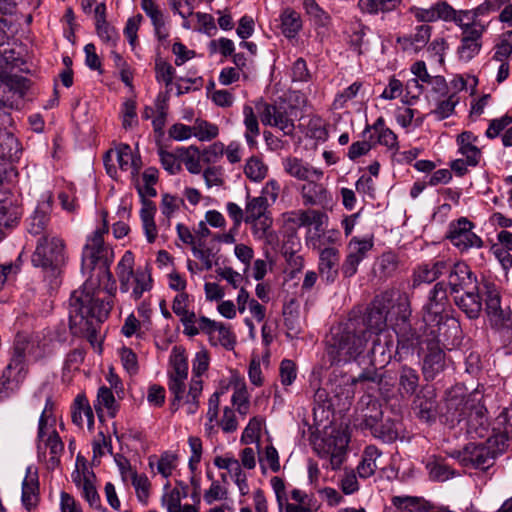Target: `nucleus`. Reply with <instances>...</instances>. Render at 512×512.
Instances as JSON below:
<instances>
[{
  "label": "nucleus",
  "instance_id": "obj_1",
  "mask_svg": "<svg viewBox=\"0 0 512 512\" xmlns=\"http://www.w3.org/2000/svg\"><path fill=\"white\" fill-rule=\"evenodd\" d=\"M69 326L75 336L87 338L94 345L97 334L112 309V295L107 300L100 299L87 284L83 289L72 292L70 297Z\"/></svg>",
  "mask_w": 512,
  "mask_h": 512
},
{
  "label": "nucleus",
  "instance_id": "obj_2",
  "mask_svg": "<svg viewBox=\"0 0 512 512\" xmlns=\"http://www.w3.org/2000/svg\"><path fill=\"white\" fill-rule=\"evenodd\" d=\"M368 339L358 319H349L333 328L327 350L332 358V364L357 360L363 353Z\"/></svg>",
  "mask_w": 512,
  "mask_h": 512
},
{
  "label": "nucleus",
  "instance_id": "obj_3",
  "mask_svg": "<svg viewBox=\"0 0 512 512\" xmlns=\"http://www.w3.org/2000/svg\"><path fill=\"white\" fill-rule=\"evenodd\" d=\"M102 227L97 228L88 238L82 253V269L90 271L97 270L99 282L106 279L108 282L112 280L110 265L113 262L114 253L111 247L105 244L103 236L108 233L109 226L107 222V212L102 213Z\"/></svg>",
  "mask_w": 512,
  "mask_h": 512
},
{
  "label": "nucleus",
  "instance_id": "obj_4",
  "mask_svg": "<svg viewBox=\"0 0 512 512\" xmlns=\"http://www.w3.org/2000/svg\"><path fill=\"white\" fill-rule=\"evenodd\" d=\"M507 437L498 434L489 437L484 443H468L465 447L455 452L454 457L464 467L488 470L493 466L498 455L505 451Z\"/></svg>",
  "mask_w": 512,
  "mask_h": 512
},
{
  "label": "nucleus",
  "instance_id": "obj_5",
  "mask_svg": "<svg viewBox=\"0 0 512 512\" xmlns=\"http://www.w3.org/2000/svg\"><path fill=\"white\" fill-rule=\"evenodd\" d=\"M44 355V346L41 345L39 335L27 334L19 332L16 334L9 369L14 368L16 371V381L23 382L27 373V362L29 360L37 361Z\"/></svg>",
  "mask_w": 512,
  "mask_h": 512
},
{
  "label": "nucleus",
  "instance_id": "obj_6",
  "mask_svg": "<svg viewBox=\"0 0 512 512\" xmlns=\"http://www.w3.org/2000/svg\"><path fill=\"white\" fill-rule=\"evenodd\" d=\"M64 262V243L60 238L52 234H44L37 239L36 249L32 255L34 266L56 274Z\"/></svg>",
  "mask_w": 512,
  "mask_h": 512
},
{
  "label": "nucleus",
  "instance_id": "obj_7",
  "mask_svg": "<svg viewBox=\"0 0 512 512\" xmlns=\"http://www.w3.org/2000/svg\"><path fill=\"white\" fill-rule=\"evenodd\" d=\"M415 17L421 22H434L439 19L444 21H452L462 28L478 27L481 25L477 22L473 10H461L457 12L451 5L445 1H438L430 8H417L414 11Z\"/></svg>",
  "mask_w": 512,
  "mask_h": 512
},
{
  "label": "nucleus",
  "instance_id": "obj_8",
  "mask_svg": "<svg viewBox=\"0 0 512 512\" xmlns=\"http://www.w3.org/2000/svg\"><path fill=\"white\" fill-rule=\"evenodd\" d=\"M449 304L445 282H437L430 290L426 304L423 306V323L432 329L440 327L448 320L445 314Z\"/></svg>",
  "mask_w": 512,
  "mask_h": 512
},
{
  "label": "nucleus",
  "instance_id": "obj_9",
  "mask_svg": "<svg viewBox=\"0 0 512 512\" xmlns=\"http://www.w3.org/2000/svg\"><path fill=\"white\" fill-rule=\"evenodd\" d=\"M388 311L389 301L384 297H376L368 306L362 320L358 319L368 338L380 332H390L386 329Z\"/></svg>",
  "mask_w": 512,
  "mask_h": 512
},
{
  "label": "nucleus",
  "instance_id": "obj_10",
  "mask_svg": "<svg viewBox=\"0 0 512 512\" xmlns=\"http://www.w3.org/2000/svg\"><path fill=\"white\" fill-rule=\"evenodd\" d=\"M473 227L474 224L467 218H460L450 224L448 239L461 252L470 248H481L483 241L472 231Z\"/></svg>",
  "mask_w": 512,
  "mask_h": 512
},
{
  "label": "nucleus",
  "instance_id": "obj_11",
  "mask_svg": "<svg viewBox=\"0 0 512 512\" xmlns=\"http://www.w3.org/2000/svg\"><path fill=\"white\" fill-rule=\"evenodd\" d=\"M371 364L384 368L394 357L398 361L402 359V354H396L395 343L391 332H380L374 335L372 348L369 352Z\"/></svg>",
  "mask_w": 512,
  "mask_h": 512
},
{
  "label": "nucleus",
  "instance_id": "obj_12",
  "mask_svg": "<svg viewBox=\"0 0 512 512\" xmlns=\"http://www.w3.org/2000/svg\"><path fill=\"white\" fill-rule=\"evenodd\" d=\"M436 332L435 329L431 330L430 334L432 338L427 343V353L423 358L422 373L427 381L435 379L446 366L445 352L436 339Z\"/></svg>",
  "mask_w": 512,
  "mask_h": 512
},
{
  "label": "nucleus",
  "instance_id": "obj_13",
  "mask_svg": "<svg viewBox=\"0 0 512 512\" xmlns=\"http://www.w3.org/2000/svg\"><path fill=\"white\" fill-rule=\"evenodd\" d=\"M172 370L168 373V388L171 394H178L180 386H185L188 377V362L185 349L182 346H174L170 356Z\"/></svg>",
  "mask_w": 512,
  "mask_h": 512
},
{
  "label": "nucleus",
  "instance_id": "obj_14",
  "mask_svg": "<svg viewBox=\"0 0 512 512\" xmlns=\"http://www.w3.org/2000/svg\"><path fill=\"white\" fill-rule=\"evenodd\" d=\"M423 324H412L409 322H395V333L397 336L396 354L407 353L414 350L422 343L421 330Z\"/></svg>",
  "mask_w": 512,
  "mask_h": 512
},
{
  "label": "nucleus",
  "instance_id": "obj_15",
  "mask_svg": "<svg viewBox=\"0 0 512 512\" xmlns=\"http://www.w3.org/2000/svg\"><path fill=\"white\" fill-rule=\"evenodd\" d=\"M447 285L451 294H458L460 291L469 289H478L476 275L464 262H457L449 267Z\"/></svg>",
  "mask_w": 512,
  "mask_h": 512
},
{
  "label": "nucleus",
  "instance_id": "obj_16",
  "mask_svg": "<svg viewBox=\"0 0 512 512\" xmlns=\"http://www.w3.org/2000/svg\"><path fill=\"white\" fill-rule=\"evenodd\" d=\"M372 247L373 243L370 240H360L355 237L350 240L348 254L341 266V272L345 278H350L356 274L358 265Z\"/></svg>",
  "mask_w": 512,
  "mask_h": 512
},
{
  "label": "nucleus",
  "instance_id": "obj_17",
  "mask_svg": "<svg viewBox=\"0 0 512 512\" xmlns=\"http://www.w3.org/2000/svg\"><path fill=\"white\" fill-rule=\"evenodd\" d=\"M436 390L433 386H424L413 400V410L420 420L430 422L437 415Z\"/></svg>",
  "mask_w": 512,
  "mask_h": 512
},
{
  "label": "nucleus",
  "instance_id": "obj_18",
  "mask_svg": "<svg viewBox=\"0 0 512 512\" xmlns=\"http://www.w3.org/2000/svg\"><path fill=\"white\" fill-rule=\"evenodd\" d=\"M485 30L483 25L478 27H466L462 32L461 44L457 49V54L460 60L469 62L472 60L481 49V38Z\"/></svg>",
  "mask_w": 512,
  "mask_h": 512
},
{
  "label": "nucleus",
  "instance_id": "obj_19",
  "mask_svg": "<svg viewBox=\"0 0 512 512\" xmlns=\"http://www.w3.org/2000/svg\"><path fill=\"white\" fill-rule=\"evenodd\" d=\"M318 271L321 280L327 284L334 283L339 274V250L335 247L319 249Z\"/></svg>",
  "mask_w": 512,
  "mask_h": 512
},
{
  "label": "nucleus",
  "instance_id": "obj_20",
  "mask_svg": "<svg viewBox=\"0 0 512 512\" xmlns=\"http://www.w3.org/2000/svg\"><path fill=\"white\" fill-rule=\"evenodd\" d=\"M282 167L286 174L299 181H308L311 177L319 180L323 176L322 170L310 166L309 163L295 156L283 158Z\"/></svg>",
  "mask_w": 512,
  "mask_h": 512
},
{
  "label": "nucleus",
  "instance_id": "obj_21",
  "mask_svg": "<svg viewBox=\"0 0 512 512\" xmlns=\"http://www.w3.org/2000/svg\"><path fill=\"white\" fill-rule=\"evenodd\" d=\"M446 417L452 423L467 420L469 409L473 407V398L449 393L445 400Z\"/></svg>",
  "mask_w": 512,
  "mask_h": 512
},
{
  "label": "nucleus",
  "instance_id": "obj_22",
  "mask_svg": "<svg viewBox=\"0 0 512 512\" xmlns=\"http://www.w3.org/2000/svg\"><path fill=\"white\" fill-rule=\"evenodd\" d=\"M301 196L305 205L326 208L331 203V194L324 185L308 180L301 187Z\"/></svg>",
  "mask_w": 512,
  "mask_h": 512
},
{
  "label": "nucleus",
  "instance_id": "obj_23",
  "mask_svg": "<svg viewBox=\"0 0 512 512\" xmlns=\"http://www.w3.org/2000/svg\"><path fill=\"white\" fill-rule=\"evenodd\" d=\"M454 303L471 320L478 319L481 315L482 297L479 288L466 290L462 295H455Z\"/></svg>",
  "mask_w": 512,
  "mask_h": 512
},
{
  "label": "nucleus",
  "instance_id": "obj_24",
  "mask_svg": "<svg viewBox=\"0 0 512 512\" xmlns=\"http://www.w3.org/2000/svg\"><path fill=\"white\" fill-rule=\"evenodd\" d=\"M481 293L485 297V310L488 316L497 318L502 323L509 320L501 308V296L498 287L490 282L485 281Z\"/></svg>",
  "mask_w": 512,
  "mask_h": 512
},
{
  "label": "nucleus",
  "instance_id": "obj_25",
  "mask_svg": "<svg viewBox=\"0 0 512 512\" xmlns=\"http://www.w3.org/2000/svg\"><path fill=\"white\" fill-rule=\"evenodd\" d=\"M477 136L470 131H464L457 136V144L459 146V153L468 159V163L471 167L478 165L481 151L475 145Z\"/></svg>",
  "mask_w": 512,
  "mask_h": 512
},
{
  "label": "nucleus",
  "instance_id": "obj_26",
  "mask_svg": "<svg viewBox=\"0 0 512 512\" xmlns=\"http://www.w3.org/2000/svg\"><path fill=\"white\" fill-rule=\"evenodd\" d=\"M391 502L395 508L406 512H429L433 508L429 501L418 496H393Z\"/></svg>",
  "mask_w": 512,
  "mask_h": 512
},
{
  "label": "nucleus",
  "instance_id": "obj_27",
  "mask_svg": "<svg viewBox=\"0 0 512 512\" xmlns=\"http://www.w3.org/2000/svg\"><path fill=\"white\" fill-rule=\"evenodd\" d=\"M402 0H359L358 7L364 14L378 15L385 14L398 9Z\"/></svg>",
  "mask_w": 512,
  "mask_h": 512
},
{
  "label": "nucleus",
  "instance_id": "obj_28",
  "mask_svg": "<svg viewBox=\"0 0 512 512\" xmlns=\"http://www.w3.org/2000/svg\"><path fill=\"white\" fill-rule=\"evenodd\" d=\"M39 483L37 474H31V467L27 468L26 477L22 483V503L26 509L30 510L37 505L38 502Z\"/></svg>",
  "mask_w": 512,
  "mask_h": 512
},
{
  "label": "nucleus",
  "instance_id": "obj_29",
  "mask_svg": "<svg viewBox=\"0 0 512 512\" xmlns=\"http://www.w3.org/2000/svg\"><path fill=\"white\" fill-rule=\"evenodd\" d=\"M381 454L382 452L374 445L365 448L362 461L357 466V472L361 478H369L375 473L378 467L377 459Z\"/></svg>",
  "mask_w": 512,
  "mask_h": 512
},
{
  "label": "nucleus",
  "instance_id": "obj_30",
  "mask_svg": "<svg viewBox=\"0 0 512 512\" xmlns=\"http://www.w3.org/2000/svg\"><path fill=\"white\" fill-rule=\"evenodd\" d=\"M419 379V374L415 369L407 365L401 366L399 370V391L403 395H414L419 386Z\"/></svg>",
  "mask_w": 512,
  "mask_h": 512
},
{
  "label": "nucleus",
  "instance_id": "obj_31",
  "mask_svg": "<svg viewBox=\"0 0 512 512\" xmlns=\"http://www.w3.org/2000/svg\"><path fill=\"white\" fill-rule=\"evenodd\" d=\"M270 212L268 211V200L265 196H258L247 198V203L245 207V219L244 222L248 223L259 218L269 216Z\"/></svg>",
  "mask_w": 512,
  "mask_h": 512
},
{
  "label": "nucleus",
  "instance_id": "obj_32",
  "mask_svg": "<svg viewBox=\"0 0 512 512\" xmlns=\"http://www.w3.org/2000/svg\"><path fill=\"white\" fill-rule=\"evenodd\" d=\"M84 418H86L89 426L93 424L94 415L87 398L84 395H77L73 404L72 421L77 426L82 427Z\"/></svg>",
  "mask_w": 512,
  "mask_h": 512
},
{
  "label": "nucleus",
  "instance_id": "obj_33",
  "mask_svg": "<svg viewBox=\"0 0 512 512\" xmlns=\"http://www.w3.org/2000/svg\"><path fill=\"white\" fill-rule=\"evenodd\" d=\"M134 256L132 252L126 251L118 263L117 274L120 281V289L122 292H128L130 288V281L135 275L134 269Z\"/></svg>",
  "mask_w": 512,
  "mask_h": 512
},
{
  "label": "nucleus",
  "instance_id": "obj_34",
  "mask_svg": "<svg viewBox=\"0 0 512 512\" xmlns=\"http://www.w3.org/2000/svg\"><path fill=\"white\" fill-rule=\"evenodd\" d=\"M281 30L287 38H294L302 29V20L298 12L291 8L283 10L280 16Z\"/></svg>",
  "mask_w": 512,
  "mask_h": 512
},
{
  "label": "nucleus",
  "instance_id": "obj_35",
  "mask_svg": "<svg viewBox=\"0 0 512 512\" xmlns=\"http://www.w3.org/2000/svg\"><path fill=\"white\" fill-rule=\"evenodd\" d=\"M244 125L246 128L245 139L250 147L255 146L256 138L260 134L258 119L251 106L245 105L243 107Z\"/></svg>",
  "mask_w": 512,
  "mask_h": 512
},
{
  "label": "nucleus",
  "instance_id": "obj_36",
  "mask_svg": "<svg viewBox=\"0 0 512 512\" xmlns=\"http://www.w3.org/2000/svg\"><path fill=\"white\" fill-rule=\"evenodd\" d=\"M303 8L316 26L328 27L331 24V16L319 6L316 0H303Z\"/></svg>",
  "mask_w": 512,
  "mask_h": 512
},
{
  "label": "nucleus",
  "instance_id": "obj_37",
  "mask_svg": "<svg viewBox=\"0 0 512 512\" xmlns=\"http://www.w3.org/2000/svg\"><path fill=\"white\" fill-rule=\"evenodd\" d=\"M203 390V381L201 379L192 378L189 385L188 392L184 393V403L186 405V412L193 415L199 408V397Z\"/></svg>",
  "mask_w": 512,
  "mask_h": 512
},
{
  "label": "nucleus",
  "instance_id": "obj_38",
  "mask_svg": "<svg viewBox=\"0 0 512 512\" xmlns=\"http://www.w3.org/2000/svg\"><path fill=\"white\" fill-rule=\"evenodd\" d=\"M399 423L387 419L385 422L379 423L371 430L374 437L382 440L385 443L394 442L399 436Z\"/></svg>",
  "mask_w": 512,
  "mask_h": 512
},
{
  "label": "nucleus",
  "instance_id": "obj_39",
  "mask_svg": "<svg viewBox=\"0 0 512 512\" xmlns=\"http://www.w3.org/2000/svg\"><path fill=\"white\" fill-rule=\"evenodd\" d=\"M131 280L134 284L131 297L134 300L140 299L144 292L149 291L152 288V278L147 268H138Z\"/></svg>",
  "mask_w": 512,
  "mask_h": 512
},
{
  "label": "nucleus",
  "instance_id": "obj_40",
  "mask_svg": "<svg viewBox=\"0 0 512 512\" xmlns=\"http://www.w3.org/2000/svg\"><path fill=\"white\" fill-rule=\"evenodd\" d=\"M19 151V142L14 135L0 132V160H13Z\"/></svg>",
  "mask_w": 512,
  "mask_h": 512
},
{
  "label": "nucleus",
  "instance_id": "obj_41",
  "mask_svg": "<svg viewBox=\"0 0 512 512\" xmlns=\"http://www.w3.org/2000/svg\"><path fill=\"white\" fill-rule=\"evenodd\" d=\"M21 382L16 381V371L14 368L9 369V364L3 370L0 377V402L9 398Z\"/></svg>",
  "mask_w": 512,
  "mask_h": 512
},
{
  "label": "nucleus",
  "instance_id": "obj_42",
  "mask_svg": "<svg viewBox=\"0 0 512 512\" xmlns=\"http://www.w3.org/2000/svg\"><path fill=\"white\" fill-rule=\"evenodd\" d=\"M328 220V216L318 210H312L311 215V226H314V233L310 237L313 248L320 249L324 246V242L321 240V233L325 231V224Z\"/></svg>",
  "mask_w": 512,
  "mask_h": 512
},
{
  "label": "nucleus",
  "instance_id": "obj_43",
  "mask_svg": "<svg viewBox=\"0 0 512 512\" xmlns=\"http://www.w3.org/2000/svg\"><path fill=\"white\" fill-rule=\"evenodd\" d=\"M426 468L429 471L430 479L433 481L444 482L455 476V471L453 469L444 462L436 459L429 461Z\"/></svg>",
  "mask_w": 512,
  "mask_h": 512
},
{
  "label": "nucleus",
  "instance_id": "obj_44",
  "mask_svg": "<svg viewBox=\"0 0 512 512\" xmlns=\"http://www.w3.org/2000/svg\"><path fill=\"white\" fill-rule=\"evenodd\" d=\"M193 135L200 141H210L218 136L219 129L217 125L206 120L197 118L192 125Z\"/></svg>",
  "mask_w": 512,
  "mask_h": 512
},
{
  "label": "nucleus",
  "instance_id": "obj_45",
  "mask_svg": "<svg viewBox=\"0 0 512 512\" xmlns=\"http://www.w3.org/2000/svg\"><path fill=\"white\" fill-rule=\"evenodd\" d=\"M383 412L380 405L375 400H370L366 409L362 413V424L370 431L379 424L382 419Z\"/></svg>",
  "mask_w": 512,
  "mask_h": 512
},
{
  "label": "nucleus",
  "instance_id": "obj_46",
  "mask_svg": "<svg viewBox=\"0 0 512 512\" xmlns=\"http://www.w3.org/2000/svg\"><path fill=\"white\" fill-rule=\"evenodd\" d=\"M49 220L50 217L46 212L37 209L34 212V214L30 217V222L28 226L29 233L39 237H41L44 234H50L47 231Z\"/></svg>",
  "mask_w": 512,
  "mask_h": 512
},
{
  "label": "nucleus",
  "instance_id": "obj_47",
  "mask_svg": "<svg viewBox=\"0 0 512 512\" xmlns=\"http://www.w3.org/2000/svg\"><path fill=\"white\" fill-rule=\"evenodd\" d=\"M267 171V166L257 157H251L244 168L245 175L254 182L262 181Z\"/></svg>",
  "mask_w": 512,
  "mask_h": 512
},
{
  "label": "nucleus",
  "instance_id": "obj_48",
  "mask_svg": "<svg viewBox=\"0 0 512 512\" xmlns=\"http://www.w3.org/2000/svg\"><path fill=\"white\" fill-rule=\"evenodd\" d=\"M378 367L379 366H374L371 364L370 361L369 367L363 369V371L358 376L350 377L347 382H349L351 385L364 384L366 382L380 384L383 380V376L378 372Z\"/></svg>",
  "mask_w": 512,
  "mask_h": 512
},
{
  "label": "nucleus",
  "instance_id": "obj_49",
  "mask_svg": "<svg viewBox=\"0 0 512 512\" xmlns=\"http://www.w3.org/2000/svg\"><path fill=\"white\" fill-rule=\"evenodd\" d=\"M181 154L184 156L183 162L187 170L192 174H198L201 171V165L199 161L200 150L198 147L192 145L189 148L179 149Z\"/></svg>",
  "mask_w": 512,
  "mask_h": 512
},
{
  "label": "nucleus",
  "instance_id": "obj_50",
  "mask_svg": "<svg viewBox=\"0 0 512 512\" xmlns=\"http://www.w3.org/2000/svg\"><path fill=\"white\" fill-rule=\"evenodd\" d=\"M273 219L271 215L248 222L251 225L252 234L256 239H266L271 234Z\"/></svg>",
  "mask_w": 512,
  "mask_h": 512
},
{
  "label": "nucleus",
  "instance_id": "obj_51",
  "mask_svg": "<svg viewBox=\"0 0 512 512\" xmlns=\"http://www.w3.org/2000/svg\"><path fill=\"white\" fill-rule=\"evenodd\" d=\"M155 73L157 81H162L166 86H169L173 81L175 69L171 64L158 57L155 60Z\"/></svg>",
  "mask_w": 512,
  "mask_h": 512
},
{
  "label": "nucleus",
  "instance_id": "obj_52",
  "mask_svg": "<svg viewBox=\"0 0 512 512\" xmlns=\"http://www.w3.org/2000/svg\"><path fill=\"white\" fill-rule=\"evenodd\" d=\"M3 84L12 92L24 96L29 89V80L19 75H7L3 78Z\"/></svg>",
  "mask_w": 512,
  "mask_h": 512
},
{
  "label": "nucleus",
  "instance_id": "obj_53",
  "mask_svg": "<svg viewBox=\"0 0 512 512\" xmlns=\"http://www.w3.org/2000/svg\"><path fill=\"white\" fill-rule=\"evenodd\" d=\"M82 495L89 505L95 509L101 507L100 496L89 477L84 476L82 480Z\"/></svg>",
  "mask_w": 512,
  "mask_h": 512
},
{
  "label": "nucleus",
  "instance_id": "obj_54",
  "mask_svg": "<svg viewBox=\"0 0 512 512\" xmlns=\"http://www.w3.org/2000/svg\"><path fill=\"white\" fill-rule=\"evenodd\" d=\"M459 102V98L456 93L451 94L447 99L442 100L438 103L435 110L432 111L438 119H445L451 116L454 112L455 106Z\"/></svg>",
  "mask_w": 512,
  "mask_h": 512
},
{
  "label": "nucleus",
  "instance_id": "obj_55",
  "mask_svg": "<svg viewBox=\"0 0 512 512\" xmlns=\"http://www.w3.org/2000/svg\"><path fill=\"white\" fill-rule=\"evenodd\" d=\"M97 402L109 411L111 417L115 416L117 410L116 400L110 388L105 386L99 388Z\"/></svg>",
  "mask_w": 512,
  "mask_h": 512
},
{
  "label": "nucleus",
  "instance_id": "obj_56",
  "mask_svg": "<svg viewBox=\"0 0 512 512\" xmlns=\"http://www.w3.org/2000/svg\"><path fill=\"white\" fill-rule=\"evenodd\" d=\"M132 485L136 490L140 502L146 503L149 496L150 482L145 475H138L136 472L132 475Z\"/></svg>",
  "mask_w": 512,
  "mask_h": 512
},
{
  "label": "nucleus",
  "instance_id": "obj_57",
  "mask_svg": "<svg viewBox=\"0 0 512 512\" xmlns=\"http://www.w3.org/2000/svg\"><path fill=\"white\" fill-rule=\"evenodd\" d=\"M177 456L170 452H164L157 464L158 472L165 478H168L176 467Z\"/></svg>",
  "mask_w": 512,
  "mask_h": 512
},
{
  "label": "nucleus",
  "instance_id": "obj_58",
  "mask_svg": "<svg viewBox=\"0 0 512 512\" xmlns=\"http://www.w3.org/2000/svg\"><path fill=\"white\" fill-rule=\"evenodd\" d=\"M272 126L278 127L285 135H292L295 129L293 120L282 107H279Z\"/></svg>",
  "mask_w": 512,
  "mask_h": 512
},
{
  "label": "nucleus",
  "instance_id": "obj_59",
  "mask_svg": "<svg viewBox=\"0 0 512 512\" xmlns=\"http://www.w3.org/2000/svg\"><path fill=\"white\" fill-rule=\"evenodd\" d=\"M209 367V356L206 350H201L196 353L193 360V377L201 379V375L207 371Z\"/></svg>",
  "mask_w": 512,
  "mask_h": 512
},
{
  "label": "nucleus",
  "instance_id": "obj_60",
  "mask_svg": "<svg viewBox=\"0 0 512 512\" xmlns=\"http://www.w3.org/2000/svg\"><path fill=\"white\" fill-rule=\"evenodd\" d=\"M512 123V116L504 115L500 118L491 120L486 131V136L490 139L497 137L508 125Z\"/></svg>",
  "mask_w": 512,
  "mask_h": 512
},
{
  "label": "nucleus",
  "instance_id": "obj_61",
  "mask_svg": "<svg viewBox=\"0 0 512 512\" xmlns=\"http://www.w3.org/2000/svg\"><path fill=\"white\" fill-rule=\"evenodd\" d=\"M297 375L296 365L292 360L284 359L280 364V378L283 385H291Z\"/></svg>",
  "mask_w": 512,
  "mask_h": 512
},
{
  "label": "nucleus",
  "instance_id": "obj_62",
  "mask_svg": "<svg viewBox=\"0 0 512 512\" xmlns=\"http://www.w3.org/2000/svg\"><path fill=\"white\" fill-rule=\"evenodd\" d=\"M98 36L106 43L115 45L119 38L116 29L111 26L108 22L95 24Z\"/></svg>",
  "mask_w": 512,
  "mask_h": 512
},
{
  "label": "nucleus",
  "instance_id": "obj_63",
  "mask_svg": "<svg viewBox=\"0 0 512 512\" xmlns=\"http://www.w3.org/2000/svg\"><path fill=\"white\" fill-rule=\"evenodd\" d=\"M120 356L123 366L127 372L130 374H136L138 372V361L137 355L133 350L128 347H123L120 350Z\"/></svg>",
  "mask_w": 512,
  "mask_h": 512
},
{
  "label": "nucleus",
  "instance_id": "obj_64",
  "mask_svg": "<svg viewBox=\"0 0 512 512\" xmlns=\"http://www.w3.org/2000/svg\"><path fill=\"white\" fill-rule=\"evenodd\" d=\"M159 157L163 168L170 174H176L181 170L180 163L172 153L165 151L163 148H160Z\"/></svg>",
  "mask_w": 512,
  "mask_h": 512
}]
</instances>
